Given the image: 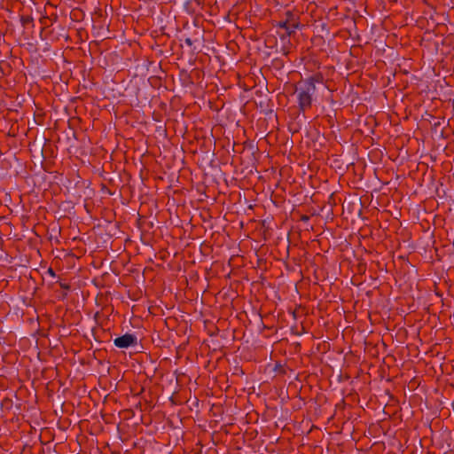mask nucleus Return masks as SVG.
I'll return each mask as SVG.
<instances>
[{"instance_id": "f03ea898", "label": "nucleus", "mask_w": 454, "mask_h": 454, "mask_svg": "<svg viewBox=\"0 0 454 454\" xmlns=\"http://www.w3.org/2000/svg\"><path fill=\"white\" fill-rule=\"evenodd\" d=\"M136 337L132 334L126 333L114 340V345L118 348H123L133 345L136 342Z\"/></svg>"}, {"instance_id": "39448f33", "label": "nucleus", "mask_w": 454, "mask_h": 454, "mask_svg": "<svg viewBox=\"0 0 454 454\" xmlns=\"http://www.w3.org/2000/svg\"><path fill=\"white\" fill-rule=\"evenodd\" d=\"M309 79H314V85L316 86V82H323V78L321 75H314L312 77H310Z\"/></svg>"}, {"instance_id": "7ed1b4c3", "label": "nucleus", "mask_w": 454, "mask_h": 454, "mask_svg": "<svg viewBox=\"0 0 454 454\" xmlns=\"http://www.w3.org/2000/svg\"><path fill=\"white\" fill-rule=\"evenodd\" d=\"M280 26L286 30L289 35H291V34L294 32L295 28L298 27V23L288 24L287 22H284Z\"/></svg>"}, {"instance_id": "423d86ee", "label": "nucleus", "mask_w": 454, "mask_h": 454, "mask_svg": "<svg viewBox=\"0 0 454 454\" xmlns=\"http://www.w3.org/2000/svg\"><path fill=\"white\" fill-rule=\"evenodd\" d=\"M49 273H50L51 275L54 276V272H53V270H52L51 269H49Z\"/></svg>"}, {"instance_id": "f257e3e1", "label": "nucleus", "mask_w": 454, "mask_h": 454, "mask_svg": "<svg viewBox=\"0 0 454 454\" xmlns=\"http://www.w3.org/2000/svg\"><path fill=\"white\" fill-rule=\"evenodd\" d=\"M299 106L301 110L305 111L311 106L312 96L316 92L314 79H307L297 89Z\"/></svg>"}, {"instance_id": "0eeeda50", "label": "nucleus", "mask_w": 454, "mask_h": 454, "mask_svg": "<svg viewBox=\"0 0 454 454\" xmlns=\"http://www.w3.org/2000/svg\"><path fill=\"white\" fill-rule=\"evenodd\" d=\"M186 43H187L188 44H191V40H190V39H187V40H186Z\"/></svg>"}, {"instance_id": "20e7f679", "label": "nucleus", "mask_w": 454, "mask_h": 454, "mask_svg": "<svg viewBox=\"0 0 454 454\" xmlns=\"http://www.w3.org/2000/svg\"><path fill=\"white\" fill-rule=\"evenodd\" d=\"M33 19L31 17H21V22L23 25H27L30 22H32Z\"/></svg>"}]
</instances>
